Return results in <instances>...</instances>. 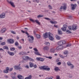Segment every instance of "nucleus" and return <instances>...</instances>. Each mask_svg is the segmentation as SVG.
Returning a JSON list of instances; mask_svg holds the SVG:
<instances>
[{
	"instance_id": "obj_45",
	"label": "nucleus",
	"mask_w": 79,
	"mask_h": 79,
	"mask_svg": "<svg viewBox=\"0 0 79 79\" xmlns=\"http://www.w3.org/2000/svg\"><path fill=\"white\" fill-rule=\"evenodd\" d=\"M44 19H46V20H48V21H50V20H51V19H49V18L45 17Z\"/></svg>"
},
{
	"instance_id": "obj_63",
	"label": "nucleus",
	"mask_w": 79,
	"mask_h": 79,
	"mask_svg": "<svg viewBox=\"0 0 79 79\" xmlns=\"http://www.w3.org/2000/svg\"><path fill=\"white\" fill-rule=\"evenodd\" d=\"M25 33L27 35H29V33H27V32H26Z\"/></svg>"
},
{
	"instance_id": "obj_41",
	"label": "nucleus",
	"mask_w": 79,
	"mask_h": 79,
	"mask_svg": "<svg viewBox=\"0 0 79 79\" xmlns=\"http://www.w3.org/2000/svg\"><path fill=\"white\" fill-rule=\"evenodd\" d=\"M68 28L69 30H70V31H72V27L71 26H69Z\"/></svg>"
},
{
	"instance_id": "obj_22",
	"label": "nucleus",
	"mask_w": 79,
	"mask_h": 79,
	"mask_svg": "<svg viewBox=\"0 0 79 79\" xmlns=\"http://www.w3.org/2000/svg\"><path fill=\"white\" fill-rule=\"evenodd\" d=\"M6 31V28H4L2 29L1 31V33H4Z\"/></svg>"
},
{
	"instance_id": "obj_61",
	"label": "nucleus",
	"mask_w": 79,
	"mask_h": 79,
	"mask_svg": "<svg viewBox=\"0 0 79 79\" xmlns=\"http://www.w3.org/2000/svg\"><path fill=\"white\" fill-rule=\"evenodd\" d=\"M13 68H11L9 70V71H12V70H13Z\"/></svg>"
},
{
	"instance_id": "obj_5",
	"label": "nucleus",
	"mask_w": 79,
	"mask_h": 79,
	"mask_svg": "<svg viewBox=\"0 0 79 79\" xmlns=\"http://www.w3.org/2000/svg\"><path fill=\"white\" fill-rule=\"evenodd\" d=\"M7 2L9 3L13 7H15V3H14V2H13V1H10L9 2V1H8V0H7Z\"/></svg>"
},
{
	"instance_id": "obj_54",
	"label": "nucleus",
	"mask_w": 79,
	"mask_h": 79,
	"mask_svg": "<svg viewBox=\"0 0 79 79\" xmlns=\"http://www.w3.org/2000/svg\"><path fill=\"white\" fill-rule=\"evenodd\" d=\"M33 2H37V3H39V0H35L34 1H33Z\"/></svg>"
},
{
	"instance_id": "obj_3",
	"label": "nucleus",
	"mask_w": 79,
	"mask_h": 79,
	"mask_svg": "<svg viewBox=\"0 0 79 79\" xmlns=\"http://www.w3.org/2000/svg\"><path fill=\"white\" fill-rule=\"evenodd\" d=\"M43 68L44 70H46V71H50V68H48V66L47 65H44L43 66Z\"/></svg>"
},
{
	"instance_id": "obj_8",
	"label": "nucleus",
	"mask_w": 79,
	"mask_h": 79,
	"mask_svg": "<svg viewBox=\"0 0 79 79\" xmlns=\"http://www.w3.org/2000/svg\"><path fill=\"white\" fill-rule=\"evenodd\" d=\"M31 39H30V38L28 39V40L30 42V43H33V40H34V37L33 36H30Z\"/></svg>"
},
{
	"instance_id": "obj_29",
	"label": "nucleus",
	"mask_w": 79,
	"mask_h": 79,
	"mask_svg": "<svg viewBox=\"0 0 79 79\" xmlns=\"http://www.w3.org/2000/svg\"><path fill=\"white\" fill-rule=\"evenodd\" d=\"M35 55H40V56H41V55L39 53V52L37 51L36 52H35Z\"/></svg>"
},
{
	"instance_id": "obj_50",
	"label": "nucleus",
	"mask_w": 79,
	"mask_h": 79,
	"mask_svg": "<svg viewBox=\"0 0 79 79\" xmlns=\"http://www.w3.org/2000/svg\"><path fill=\"white\" fill-rule=\"evenodd\" d=\"M71 44H68L66 45L67 47H71Z\"/></svg>"
},
{
	"instance_id": "obj_40",
	"label": "nucleus",
	"mask_w": 79,
	"mask_h": 79,
	"mask_svg": "<svg viewBox=\"0 0 79 79\" xmlns=\"http://www.w3.org/2000/svg\"><path fill=\"white\" fill-rule=\"evenodd\" d=\"M36 37L38 39H40V35L38 34L36 35Z\"/></svg>"
},
{
	"instance_id": "obj_47",
	"label": "nucleus",
	"mask_w": 79,
	"mask_h": 79,
	"mask_svg": "<svg viewBox=\"0 0 79 79\" xmlns=\"http://www.w3.org/2000/svg\"><path fill=\"white\" fill-rule=\"evenodd\" d=\"M10 50H12V51H14V50H15V48H10Z\"/></svg>"
},
{
	"instance_id": "obj_19",
	"label": "nucleus",
	"mask_w": 79,
	"mask_h": 79,
	"mask_svg": "<svg viewBox=\"0 0 79 79\" xmlns=\"http://www.w3.org/2000/svg\"><path fill=\"white\" fill-rule=\"evenodd\" d=\"M54 70L55 71H56L57 72H58V71H60V69H59V68H58V67H56L55 68Z\"/></svg>"
},
{
	"instance_id": "obj_62",
	"label": "nucleus",
	"mask_w": 79,
	"mask_h": 79,
	"mask_svg": "<svg viewBox=\"0 0 79 79\" xmlns=\"http://www.w3.org/2000/svg\"><path fill=\"white\" fill-rule=\"evenodd\" d=\"M25 68H29V66L28 65H27L26 66H25Z\"/></svg>"
},
{
	"instance_id": "obj_13",
	"label": "nucleus",
	"mask_w": 79,
	"mask_h": 79,
	"mask_svg": "<svg viewBox=\"0 0 79 79\" xmlns=\"http://www.w3.org/2000/svg\"><path fill=\"white\" fill-rule=\"evenodd\" d=\"M5 17V13H2L1 15H0V18H4Z\"/></svg>"
},
{
	"instance_id": "obj_39",
	"label": "nucleus",
	"mask_w": 79,
	"mask_h": 79,
	"mask_svg": "<svg viewBox=\"0 0 79 79\" xmlns=\"http://www.w3.org/2000/svg\"><path fill=\"white\" fill-rule=\"evenodd\" d=\"M66 31L67 32L68 34H71V31H70L68 30H66Z\"/></svg>"
},
{
	"instance_id": "obj_30",
	"label": "nucleus",
	"mask_w": 79,
	"mask_h": 79,
	"mask_svg": "<svg viewBox=\"0 0 79 79\" xmlns=\"http://www.w3.org/2000/svg\"><path fill=\"white\" fill-rule=\"evenodd\" d=\"M64 55H68V51H65L64 52Z\"/></svg>"
},
{
	"instance_id": "obj_44",
	"label": "nucleus",
	"mask_w": 79,
	"mask_h": 79,
	"mask_svg": "<svg viewBox=\"0 0 79 79\" xmlns=\"http://www.w3.org/2000/svg\"><path fill=\"white\" fill-rule=\"evenodd\" d=\"M56 79H61L60 78V77L59 75H57L56 76Z\"/></svg>"
},
{
	"instance_id": "obj_15",
	"label": "nucleus",
	"mask_w": 79,
	"mask_h": 79,
	"mask_svg": "<svg viewBox=\"0 0 79 79\" xmlns=\"http://www.w3.org/2000/svg\"><path fill=\"white\" fill-rule=\"evenodd\" d=\"M48 33H46L43 34V37L45 39L47 38L48 37Z\"/></svg>"
},
{
	"instance_id": "obj_31",
	"label": "nucleus",
	"mask_w": 79,
	"mask_h": 79,
	"mask_svg": "<svg viewBox=\"0 0 79 79\" xmlns=\"http://www.w3.org/2000/svg\"><path fill=\"white\" fill-rule=\"evenodd\" d=\"M35 22L36 23H37V24H39V25H40V22H39V21H38V20L36 19L35 20Z\"/></svg>"
},
{
	"instance_id": "obj_48",
	"label": "nucleus",
	"mask_w": 79,
	"mask_h": 79,
	"mask_svg": "<svg viewBox=\"0 0 79 79\" xmlns=\"http://www.w3.org/2000/svg\"><path fill=\"white\" fill-rule=\"evenodd\" d=\"M1 45H5V42H2V43H1Z\"/></svg>"
},
{
	"instance_id": "obj_35",
	"label": "nucleus",
	"mask_w": 79,
	"mask_h": 79,
	"mask_svg": "<svg viewBox=\"0 0 79 79\" xmlns=\"http://www.w3.org/2000/svg\"><path fill=\"white\" fill-rule=\"evenodd\" d=\"M44 17V15H39L37 16L38 18H42Z\"/></svg>"
},
{
	"instance_id": "obj_64",
	"label": "nucleus",
	"mask_w": 79,
	"mask_h": 79,
	"mask_svg": "<svg viewBox=\"0 0 79 79\" xmlns=\"http://www.w3.org/2000/svg\"><path fill=\"white\" fill-rule=\"evenodd\" d=\"M54 27H56V28H58V26L57 25H54Z\"/></svg>"
},
{
	"instance_id": "obj_11",
	"label": "nucleus",
	"mask_w": 79,
	"mask_h": 79,
	"mask_svg": "<svg viewBox=\"0 0 79 79\" xmlns=\"http://www.w3.org/2000/svg\"><path fill=\"white\" fill-rule=\"evenodd\" d=\"M63 48V46H60L56 47V49L57 50H62Z\"/></svg>"
},
{
	"instance_id": "obj_33",
	"label": "nucleus",
	"mask_w": 79,
	"mask_h": 79,
	"mask_svg": "<svg viewBox=\"0 0 79 79\" xmlns=\"http://www.w3.org/2000/svg\"><path fill=\"white\" fill-rule=\"evenodd\" d=\"M50 52H52V53H54L55 52V49L54 48H52L50 50Z\"/></svg>"
},
{
	"instance_id": "obj_14",
	"label": "nucleus",
	"mask_w": 79,
	"mask_h": 79,
	"mask_svg": "<svg viewBox=\"0 0 79 79\" xmlns=\"http://www.w3.org/2000/svg\"><path fill=\"white\" fill-rule=\"evenodd\" d=\"M9 69L10 68H9V67H6V70H4L3 72L4 73H8V71H9Z\"/></svg>"
},
{
	"instance_id": "obj_51",
	"label": "nucleus",
	"mask_w": 79,
	"mask_h": 79,
	"mask_svg": "<svg viewBox=\"0 0 79 79\" xmlns=\"http://www.w3.org/2000/svg\"><path fill=\"white\" fill-rule=\"evenodd\" d=\"M34 50L35 51V52H38V50L37 49H36V48H34Z\"/></svg>"
},
{
	"instance_id": "obj_25",
	"label": "nucleus",
	"mask_w": 79,
	"mask_h": 79,
	"mask_svg": "<svg viewBox=\"0 0 79 79\" xmlns=\"http://www.w3.org/2000/svg\"><path fill=\"white\" fill-rule=\"evenodd\" d=\"M30 64V68H32L34 66V64L32 62H30L29 63Z\"/></svg>"
},
{
	"instance_id": "obj_20",
	"label": "nucleus",
	"mask_w": 79,
	"mask_h": 79,
	"mask_svg": "<svg viewBox=\"0 0 79 79\" xmlns=\"http://www.w3.org/2000/svg\"><path fill=\"white\" fill-rule=\"evenodd\" d=\"M17 77H18L19 79H23L24 78V77H23V76L20 75H18Z\"/></svg>"
},
{
	"instance_id": "obj_23",
	"label": "nucleus",
	"mask_w": 79,
	"mask_h": 79,
	"mask_svg": "<svg viewBox=\"0 0 79 79\" xmlns=\"http://www.w3.org/2000/svg\"><path fill=\"white\" fill-rule=\"evenodd\" d=\"M10 55H11V56H13L15 55V53L14 52H12L8 51L7 52Z\"/></svg>"
},
{
	"instance_id": "obj_4",
	"label": "nucleus",
	"mask_w": 79,
	"mask_h": 79,
	"mask_svg": "<svg viewBox=\"0 0 79 79\" xmlns=\"http://www.w3.org/2000/svg\"><path fill=\"white\" fill-rule=\"evenodd\" d=\"M66 43V41L64 40H62L59 41L58 43L59 45H64Z\"/></svg>"
},
{
	"instance_id": "obj_38",
	"label": "nucleus",
	"mask_w": 79,
	"mask_h": 79,
	"mask_svg": "<svg viewBox=\"0 0 79 79\" xmlns=\"http://www.w3.org/2000/svg\"><path fill=\"white\" fill-rule=\"evenodd\" d=\"M72 64L71 63V62L70 61H69L67 62V64L68 66H70Z\"/></svg>"
},
{
	"instance_id": "obj_6",
	"label": "nucleus",
	"mask_w": 79,
	"mask_h": 79,
	"mask_svg": "<svg viewBox=\"0 0 79 79\" xmlns=\"http://www.w3.org/2000/svg\"><path fill=\"white\" fill-rule=\"evenodd\" d=\"M14 40L13 39H9L7 40V42L9 44H13L14 43Z\"/></svg>"
},
{
	"instance_id": "obj_18",
	"label": "nucleus",
	"mask_w": 79,
	"mask_h": 79,
	"mask_svg": "<svg viewBox=\"0 0 79 79\" xmlns=\"http://www.w3.org/2000/svg\"><path fill=\"white\" fill-rule=\"evenodd\" d=\"M71 6L72 10H74L76 9V6L73 4H71Z\"/></svg>"
},
{
	"instance_id": "obj_52",
	"label": "nucleus",
	"mask_w": 79,
	"mask_h": 79,
	"mask_svg": "<svg viewBox=\"0 0 79 79\" xmlns=\"http://www.w3.org/2000/svg\"><path fill=\"white\" fill-rule=\"evenodd\" d=\"M57 64L58 65H61V63L60 62H59L57 63Z\"/></svg>"
},
{
	"instance_id": "obj_36",
	"label": "nucleus",
	"mask_w": 79,
	"mask_h": 79,
	"mask_svg": "<svg viewBox=\"0 0 79 79\" xmlns=\"http://www.w3.org/2000/svg\"><path fill=\"white\" fill-rule=\"evenodd\" d=\"M71 69H73L74 68V66L72 64L70 65Z\"/></svg>"
},
{
	"instance_id": "obj_27",
	"label": "nucleus",
	"mask_w": 79,
	"mask_h": 79,
	"mask_svg": "<svg viewBox=\"0 0 79 79\" xmlns=\"http://www.w3.org/2000/svg\"><path fill=\"white\" fill-rule=\"evenodd\" d=\"M56 39L58 40H60V39H61V37L57 35H56Z\"/></svg>"
},
{
	"instance_id": "obj_49",
	"label": "nucleus",
	"mask_w": 79,
	"mask_h": 79,
	"mask_svg": "<svg viewBox=\"0 0 79 79\" xmlns=\"http://www.w3.org/2000/svg\"><path fill=\"white\" fill-rule=\"evenodd\" d=\"M12 79H16V77L14 76H12Z\"/></svg>"
},
{
	"instance_id": "obj_21",
	"label": "nucleus",
	"mask_w": 79,
	"mask_h": 79,
	"mask_svg": "<svg viewBox=\"0 0 79 79\" xmlns=\"http://www.w3.org/2000/svg\"><path fill=\"white\" fill-rule=\"evenodd\" d=\"M59 56L60 57V58H62V59H64V58H66V57H67V56H68V55H66V56H63V55H61V54H59Z\"/></svg>"
},
{
	"instance_id": "obj_9",
	"label": "nucleus",
	"mask_w": 79,
	"mask_h": 79,
	"mask_svg": "<svg viewBox=\"0 0 79 79\" xmlns=\"http://www.w3.org/2000/svg\"><path fill=\"white\" fill-rule=\"evenodd\" d=\"M68 27V26L66 25H64L63 26V27L61 28V30L63 31H65L66 30V28Z\"/></svg>"
},
{
	"instance_id": "obj_60",
	"label": "nucleus",
	"mask_w": 79,
	"mask_h": 79,
	"mask_svg": "<svg viewBox=\"0 0 79 79\" xmlns=\"http://www.w3.org/2000/svg\"><path fill=\"white\" fill-rule=\"evenodd\" d=\"M33 67L35 68H37V65H36V64H35L34 65H33Z\"/></svg>"
},
{
	"instance_id": "obj_7",
	"label": "nucleus",
	"mask_w": 79,
	"mask_h": 79,
	"mask_svg": "<svg viewBox=\"0 0 79 79\" xmlns=\"http://www.w3.org/2000/svg\"><path fill=\"white\" fill-rule=\"evenodd\" d=\"M67 8V6H66V4H65L64 6H61L60 9V10H62L63 9L64 10H66V8Z\"/></svg>"
},
{
	"instance_id": "obj_56",
	"label": "nucleus",
	"mask_w": 79,
	"mask_h": 79,
	"mask_svg": "<svg viewBox=\"0 0 79 79\" xmlns=\"http://www.w3.org/2000/svg\"><path fill=\"white\" fill-rule=\"evenodd\" d=\"M39 68L40 69H43V66L40 67Z\"/></svg>"
},
{
	"instance_id": "obj_26",
	"label": "nucleus",
	"mask_w": 79,
	"mask_h": 79,
	"mask_svg": "<svg viewBox=\"0 0 79 79\" xmlns=\"http://www.w3.org/2000/svg\"><path fill=\"white\" fill-rule=\"evenodd\" d=\"M58 33L59 35L63 34V33L61 32V30L60 29L58 30Z\"/></svg>"
},
{
	"instance_id": "obj_53",
	"label": "nucleus",
	"mask_w": 79,
	"mask_h": 79,
	"mask_svg": "<svg viewBox=\"0 0 79 79\" xmlns=\"http://www.w3.org/2000/svg\"><path fill=\"white\" fill-rule=\"evenodd\" d=\"M4 77H5V78H6V79H7L9 77L8 76V75H5Z\"/></svg>"
},
{
	"instance_id": "obj_57",
	"label": "nucleus",
	"mask_w": 79,
	"mask_h": 79,
	"mask_svg": "<svg viewBox=\"0 0 79 79\" xmlns=\"http://www.w3.org/2000/svg\"><path fill=\"white\" fill-rule=\"evenodd\" d=\"M11 32L12 33V34H16V33L15 32L13 31H11Z\"/></svg>"
},
{
	"instance_id": "obj_12",
	"label": "nucleus",
	"mask_w": 79,
	"mask_h": 79,
	"mask_svg": "<svg viewBox=\"0 0 79 79\" xmlns=\"http://www.w3.org/2000/svg\"><path fill=\"white\" fill-rule=\"evenodd\" d=\"M25 58L27 60H29L31 61H34V59L28 56H25Z\"/></svg>"
},
{
	"instance_id": "obj_43",
	"label": "nucleus",
	"mask_w": 79,
	"mask_h": 79,
	"mask_svg": "<svg viewBox=\"0 0 79 79\" xmlns=\"http://www.w3.org/2000/svg\"><path fill=\"white\" fill-rule=\"evenodd\" d=\"M47 58H48L49 59H50V60H52V56H45Z\"/></svg>"
},
{
	"instance_id": "obj_59",
	"label": "nucleus",
	"mask_w": 79,
	"mask_h": 79,
	"mask_svg": "<svg viewBox=\"0 0 79 79\" xmlns=\"http://www.w3.org/2000/svg\"><path fill=\"white\" fill-rule=\"evenodd\" d=\"M3 40V38L0 37V40ZM0 43H1V41H0Z\"/></svg>"
},
{
	"instance_id": "obj_17",
	"label": "nucleus",
	"mask_w": 79,
	"mask_h": 79,
	"mask_svg": "<svg viewBox=\"0 0 79 79\" xmlns=\"http://www.w3.org/2000/svg\"><path fill=\"white\" fill-rule=\"evenodd\" d=\"M77 26L74 25H73L72 26V29L73 31H76L77 29Z\"/></svg>"
},
{
	"instance_id": "obj_10",
	"label": "nucleus",
	"mask_w": 79,
	"mask_h": 79,
	"mask_svg": "<svg viewBox=\"0 0 79 79\" xmlns=\"http://www.w3.org/2000/svg\"><path fill=\"white\" fill-rule=\"evenodd\" d=\"M36 59L38 61H40L43 62L44 61L45 59L43 58H41L40 57H37Z\"/></svg>"
},
{
	"instance_id": "obj_2",
	"label": "nucleus",
	"mask_w": 79,
	"mask_h": 79,
	"mask_svg": "<svg viewBox=\"0 0 79 79\" xmlns=\"http://www.w3.org/2000/svg\"><path fill=\"white\" fill-rule=\"evenodd\" d=\"M20 64H19V65L15 66L14 67V68L17 70H19L20 71H22V68L20 67Z\"/></svg>"
},
{
	"instance_id": "obj_1",
	"label": "nucleus",
	"mask_w": 79,
	"mask_h": 79,
	"mask_svg": "<svg viewBox=\"0 0 79 79\" xmlns=\"http://www.w3.org/2000/svg\"><path fill=\"white\" fill-rule=\"evenodd\" d=\"M49 38L51 40H54V38H53V34L49 32L48 33Z\"/></svg>"
},
{
	"instance_id": "obj_37",
	"label": "nucleus",
	"mask_w": 79,
	"mask_h": 79,
	"mask_svg": "<svg viewBox=\"0 0 79 79\" xmlns=\"http://www.w3.org/2000/svg\"><path fill=\"white\" fill-rule=\"evenodd\" d=\"M15 46H18L19 45V43L17 41L15 43Z\"/></svg>"
},
{
	"instance_id": "obj_46",
	"label": "nucleus",
	"mask_w": 79,
	"mask_h": 79,
	"mask_svg": "<svg viewBox=\"0 0 79 79\" xmlns=\"http://www.w3.org/2000/svg\"><path fill=\"white\" fill-rule=\"evenodd\" d=\"M30 21H32V22H33V23H35V20H34V19H30Z\"/></svg>"
},
{
	"instance_id": "obj_32",
	"label": "nucleus",
	"mask_w": 79,
	"mask_h": 79,
	"mask_svg": "<svg viewBox=\"0 0 79 79\" xmlns=\"http://www.w3.org/2000/svg\"><path fill=\"white\" fill-rule=\"evenodd\" d=\"M50 22L51 23H52V24H56V23H57V22L55 21L53 22L52 20L50 21Z\"/></svg>"
},
{
	"instance_id": "obj_55",
	"label": "nucleus",
	"mask_w": 79,
	"mask_h": 79,
	"mask_svg": "<svg viewBox=\"0 0 79 79\" xmlns=\"http://www.w3.org/2000/svg\"><path fill=\"white\" fill-rule=\"evenodd\" d=\"M18 48L19 49H22V47L21 46H18Z\"/></svg>"
},
{
	"instance_id": "obj_42",
	"label": "nucleus",
	"mask_w": 79,
	"mask_h": 79,
	"mask_svg": "<svg viewBox=\"0 0 79 79\" xmlns=\"http://www.w3.org/2000/svg\"><path fill=\"white\" fill-rule=\"evenodd\" d=\"M45 44H46V45H48V46L50 45V43L48 42H46L45 43Z\"/></svg>"
},
{
	"instance_id": "obj_28",
	"label": "nucleus",
	"mask_w": 79,
	"mask_h": 79,
	"mask_svg": "<svg viewBox=\"0 0 79 79\" xmlns=\"http://www.w3.org/2000/svg\"><path fill=\"white\" fill-rule=\"evenodd\" d=\"M19 55H26V53L25 52H21L19 53Z\"/></svg>"
},
{
	"instance_id": "obj_58",
	"label": "nucleus",
	"mask_w": 79,
	"mask_h": 79,
	"mask_svg": "<svg viewBox=\"0 0 79 79\" xmlns=\"http://www.w3.org/2000/svg\"><path fill=\"white\" fill-rule=\"evenodd\" d=\"M53 79V77H52L48 78H46V79Z\"/></svg>"
},
{
	"instance_id": "obj_16",
	"label": "nucleus",
	"mask_w": 79,
	"mask_h": 79,
	"mask_svg": "<svg viewBox=\"0 0 79 79\" xmlns=\"http://www.w3.org/2000/svg\"><path fill=\"white\" fill-rule=\"evenodd\" d=\"M44 50H45L46 51H48L49 50V47L47 46H45L43 48Z\"/></svg>"
},
{
	"instance_id": "obj_34",
	"label": "nucleus",
	"mask_w": 79,
	"mask_h": 79,
	"mask_svg": "<svg viewBox=\"0 0 79 79\" xmlns=\"http://www.w3.org/2000/svg\"><path fill=\"white\" fill-rule=\"evenodd\" d=\"M48 8H49V10H52V9H53V7L50 5H49L48 6Z\"/></svg>"
},
{
	"instance_id": "obj_24",
	"label": "nucleus",
	"mask_w": 79,
	"mask_h": 79,
	"mask_svg": "<svg viewBox=\"0 0 79 79\" xmlns=\"http://www.w3.org/2000/svg\"><path fill=\"white\" fill-rule=\"evenodd\" d=\"M3 48L4 49L7 50H8L9 49V48H8V47L6 46H3Z\"/></svg>"
}]
</instances>
